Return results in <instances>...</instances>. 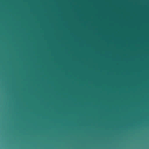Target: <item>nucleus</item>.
I'll return each instance as SVG.
<instances>
[{"label":"nucleus","instance_id":"f257e3e1","mask_svg":"<svg viewBox=\"0 0 149 149\" xmlns=\"http://www.w3.org/2000/svg\"><path fill=\"white\" fill-rule=\"evenodd\" d=\"M0 26H1V25H0Z\"/></svg>","mask_w":149,"mask_h":149}]
</instances>
